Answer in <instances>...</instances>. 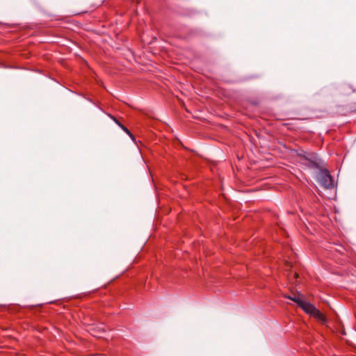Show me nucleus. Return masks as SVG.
<instances>
[{
  "label": "nucleus",
  "mask_w": 356,
  "mask_h": 356,
  "mask_svg": "<svg viewBox=\"0 0 356 356\" xmlns=\"http://www.w3.org/2000/svg\"><path fill=\"white\" fill-rule=\"evenodd\" d=\"M284 298L295 302L298 305V306L302 310L308 303V302L305 301L302 298L301 295L300 294L293 296H284Z\"/></svg>",
  "instance_id": "nucleus-3"
},
{
  "label": "nucleus",
  "mask_w": 356,
  "mask_h": 356,
  "mask_svg": "<svg viewBox=\"0 0 356 356\" xmlns=\"http://www.w3.org/2000/svg\"><path fill=\"white\" fill-rule=\"evenodd\" d=\"M303 311L307 314L314 317L316 320L321 322V324L324 325L327 323L326 316L320 312L313 304L308 302Z\"/></svg>",
  "instance_id": "nucleus-1"
},
{
  "label": "nucleus",
  "mask_w": 356,
  "mask_h": 356,
  "mask_svg": "<svg viewBox=\"0 0 356 356\" xmlns=\"http://www.w3.org/2000/svg\"><path fill=\"white\" fill-rule=\"evenodd\" d=\"M319 183L325 188H332L334 187V179L328 170L325 168L321 170Z\"/></svg>",
  "instance_id": "nucleus-2"
},
{
  "label": "nucleus",
  "mask_w": 356,
  "mask_h": 356,
  "mask_svg": "<svg viewBox=\"0 0 356 356\" xmlns=\"http://www.w3.org/2000/svg\"><path fill=\"white\" fill-rule=\"evenodd\" d=\"M310 157H307L306 156H303V158L307 161H309L312 166L315 167V168H318V162L316 161V156H314V154H311L309 155Z\"/></svg>",
  "instance_id": "nucleus-5"
},
{
  "label": "nucleus",
  "mask_w": 356,
  "mask_h": 356,
  "mask_svg": "<svg viewBox=\"0 0 356 356\" xmlns=\"http://www.w3.org/2000/svg\"><path fill=\"white\" fill-rule=\"evenodd\" d=\"M111 118L113 120V121L125 132L127 133L131 138H134L133 134L130 132V131L124 126L115 117L110 115Z\"/></svg>",
  "instance_id": "nucleus-4"
}]
</instances>
